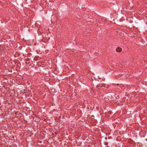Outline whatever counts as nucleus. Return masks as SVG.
Returning <instances> with one entry per match:
<instances>
[{
    "instance_id": "nucleus-1",
    "label": "nucleus",
    "mask_w": 147,
    "mask_h": 147,
    "mask_svg": "<svg viewBox=\"0 0 147 147\" xmlns=\"http://www.w3.org/2000/svg\"><path fill=\"white\" fill-rule=\"evenodd\" d=\"M122 50V49L121 48L118 47L117 48L116 51L118 52H120Z\"/></svg>"
}]
</instances>
